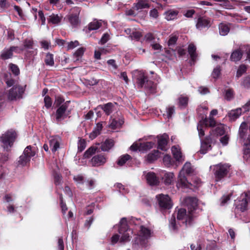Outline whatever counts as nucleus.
<instances>
[{
    "label": "nucleus",
    "mask_w": 250,
    "mask_h": 250,
    "mask_svg": "<svg viewBox=\"0 0 250 250\" xmlns=\"http://www.w3.org/2000/svg\"><path fill=\"white\" fill-rule=\"evenodd\" d=\"M9 68L13 73L15 75H18L20 73V70L17 65L13 63H10L9 65Z\"/></svg>",
    "instance_id": "obj_49"
},
{
    "label": "nucleus",
    "mask_w": 250,
    "mask_h": 250,
    "mask_svg": "<svg viewBox=\"0 0 250 250\" xmlns=\"http://www.w3.org/2000/svg\"><path fill=\"white\" fill-rule=\"evenodd\" d=\"M24 91V90L22 86H14L9 90L8 98L10 100L19 99L21 97Z\"/></svg>",
    "instance_id": "obj_11"
},
{
    "label": "nucleus",
    "mask_w": 250,
    "mask_h": 250,
    "mask_svg": "<svg viewBox=\"0 0 250 250\" xmlns=\"http://www.w3.org/2000/svg\"><path fill=\"white\" fill-rule=\"evenodd\" d=\"M97 149L98 147L97 146H91L85 152L84 157L85 158L90 157L92 155L96 153Z\"/></svg>",
    "instance_id": "obj_39"
},
{
    "label": "nucleus",
    "mask_w": 250,
    "mask_h": 250,
    "mask_svg": "<svg viewBox=\"0 0 250 250\" xmlns=\"http://www.w3.org/2000/svg\"><path fill=\"white\" fill-rule=\"evenodd\" d=\"M86 146V143L84 140L80 139L78 143V148L80 151H82Z\"/></svg>",
    "instance_id": "obj_53"
},
{
    "label": "nucleus",
    "mask_w": 250,
    "mask_h": 250,
    "mask_svg": "<svg viewBox=\"0 0 250 250\" xmlns=\"http://www.w3.org/2000/svg\"><path fill=\"white\" fill-rule=\"evenodd\" d=\"M134 77H136V83L138 87L140 88L144 87L151 93H154L156 92V84L152 81L147 80L143 72L136 71Z\"/></svg>",
    "instance_id": "obj_2"
},
{
    "label": "nucleus",
    "mask_w": 250,
    "mask_h": 250,
    "mask_svg": "<svg viewBox=\"0 0 250 250\" xmlns=\"http://www.w3.org/2000/svg\"><path fill=\"white\" fill-rule=\"evenodd\" d=\"M101 107L105 114L108 115L113 111L114 105L112 103H108Z\"/></svg>",
    "instance_id": "obj_38"
},
{
    "label": "nucleus",
    "mask_w": 250,
    "mask_h": 250,
    "mask_svg": "<svg viewBox=\"0 0 250 250\" xmlns=\"http://www.w3.org/2000/svg\"><path fill=\"white\" fill-rule=\"evenodd\" d=\"M179 105L181 108L185 107L188 103V98L187 97L181 96L179 98Z\"/></svg>",
    "instance_id": "obj_44"
},
{
    "label": "nucleus",
    "mask_w": 250,
    "mask_h": 250,
    "mask_svg": "<svg viewBox=\"0 0 250 250\" xmlns=\"http://www.w3.org/2000/svg\"><path fill=\"white\" fill-rule=\"evenodd\" d=\"M44 62L47 65L53 66L54 64L53 55L49 53H47L45 56Z\"/></svg>",
    "instance_id": "obj_40"
},
{
    "label": "nucleus",
    "mask_w": 250,
    "mask_h": 250,
    "mask_svg": "<svg viewBox=\"0 0 250 250\" xmlns=\"http://www.w3.org/2000/svg\"><path fill=\"white\" fill-rule=\"evenodd\" d=\"M114 143L111 139H107L101 145V149L104 151H108L114 146Z\"/></svg>",
    "instance_id": "obj_28"
},
{
    "label": "nucleus",
    "mask_w": 250,
    "mask_h": 250,
    "mask_svg": "<svg viewBox=\"0 0 250 250\" xmlns=\"http://www.w3.org/2000/svg\"><path fill=\"white\" fill-rule=\"evenodd\" d=\"M61 141L59 136H53L49 139L50 147L53 152H56L60 147Z\"/></svg>",
    "instance_id": "obj_20"
},
{
    "label": "nucleus",
    "mask_w": 250,
    "mask_h": 250,
    "mask_svg": "<svg viewBox=\"0 0 250 250\" xmlns=\"http://www.w3.org/2000/svg\"><path fill=\"white\" fill-rule=\"evenodd\" d=\"M123 123L124 122L122 120L117 121L115 119H112L110 120V123L109 125V126L113 129H115L120 127Z\"/></svg>",
    "instance_id": "obj_34"
},
{
    "label": "nucleus",
    "mask_w": 250,
    "mask_h": 250,
    "mask_svg": "<svg viewBox=\"0 0 250 250\" xmlns=\"http://www.w3.org/2000/svg\"><path fill=\"white\" fill-rule=\"evenodd\" d=\"M207 128V126L199 124L197 125V129L198 131L199 136L200 138L205 135L204 130Z\"/></svg>",
    "instance_id": "obj_47"
},
{
    "label": "nucleus",
    "mask_w": 250,
    "mask_h": 250,
    "mask_svg": "<svg viewBox=\"0 0 250 250\" xmlns=\"http://www.w3.org/2000/svg\"><path fill=\"white\" fill-rule=\"evenodd\" d=\"M248 125L246 122H243L239 127V137L240 140L244 143V148L245 147V143L248 140Z\"/></svg>",
    "instance_id": "obj_16"
},
{
    "label": "nucleus",
    "mask_w": 250,
    "mask_h": 250,
    "mask_svg": "<svg viewBox=\"0 0 250 250\" xmlns=\"http://www.w3.org/2000/svg\"><path fill=\"white\" fill-rule=\"evenodd\" d=\"M64 101V99L62 98L61 97H60V96L56 97V99H55V102H54V104L56 106L59 107L63 103Z\"/></svg>",
    "instance_id": "obj_56"
},
{
    "label": "nucleus",
    "mask_w": 250,
    "mask_h": 250,
    "mask_svg": "<svg viewBox=\"0 0 250 250\" xmlns=\"http://www.w3.org/2000/svg\"><path fill=\"white\" fill-rule=\"evenodd\" d=\"M179 13V11L176 9H170L165 11L164 15L167 21H174L177 19Z\"/></svg>",
    "instance_id": "obj_19"
},
{
    "label": "nucleus",
    "mask_w": 250,
    "mask_h": 250,
    "mask_svg": "<svg viewBox=\"0 0 250 250\" xmlns=\"http://www.w3.org/2000/svg\"><path fill=\"white\" fill-rule=\"evenodd\" d=\"M201 142V146L200 152L202 154H205L208 150L211 149L210 143L212 142V138L211 136H208L206 138L205 142H203L202 140Z\"/></svg>",
    "instance_id": "obj_23"
},
{
    "label": "nucleus",
    "mask_w": 250,
    "mask_h": 250,
    "mask_svg": "<svg viewBox=\"0 0 250 250\" xmlns=\"http://www.w3.org/2000/svg\"><path fill=\"white\" fill-rule=\"evenodd\" d=\"M118 232L121 235V238L118 234H115L111 239V242L112 244H116L120 240L121 242H126L130 241V237L132 234V230L128 228L127 221L125 218L121 219L118 229Z\"/></svg>",
    "instance_id": "obj_1"
},
{
    "label": "nucleus",
    "mask_w": 250,
    "mask_h": 250,
    "mask_svg": "<svg viewBox=\"0 0 250 250\" xmlns=\"http://www.w3.org/2000/svg\"><path fill=\"white\" fill-rule=\"evenodd\" d=\"M243 85L246 88L250 87V76L245 78L242 83Z\"/></svg>",
    "instance_id": "obj_62"
},
{
    "label": "nucleus",
    "mask_w": 250,
    "mask_h": 250,
    "mask_svg": "<svg viewBox=\"0 0 250 250\" xmlns=\"http://www.w3.org/2000/svg\"><path fill=\"white\" fill-rule=\"evenodd\" d=\"M68 104L65 103L58 107L56 113V120L57 122L62 121L68 116L69 112H67V110Z\"/></svg>",
    "instance_id": "obj_12"
},
{
    "label": "nucleus",
    "mask_w": 250,
    "mask_h": 250,
    "mask_svg": "<svg viewBox=\"0 0 250 250\" xmlns=\"http://www.w3.org/2000/svg\"><path fill=\"white\" fill-rule=\"evenodd\" d=\"M191 185V184L188 181L185 175L183 174V171H180L176 184L177 188H181L182 189L190 188Z\"/></svg>",
    "instance_id": "obj_13"
},
{
    "label": "nucleus",
    "mask_w": 250,
    "mask_h": 250,
    "mask_svg": "<svg viewBox=\"0 0 250 250\" xmlns=\"http://www.w3.org/2000/svg\"><path fill=\"white\" fill-rule=\"evenodd\" d=\"M151 230L143 226L139 227V237L141 241H145L150 238L151 236Z\"/></svg>",
    "instance_id": "obj_15"
},
{
    "label": "nucleus",
    "mask_w": 250,
    "mask_h": 250,
    "mask_svg": "<svg viewBox=\"0 0 250 250\" xmlns=\"http://www.w3.org/2000/svg\"><path fill=\"white\" fill-rule=\"evenodd\" d=\"M62 177L58 173H56L54 175V182L56 185H59L61 184Z\"/></svg>",
    "instance_id": "obj_60"
},
{
    "label": "nucleus",
    "mask_w": 250,
    "mask_h": 250,
    "mask_svg": "<svg viewBox=\"0 0 250 250\" xmlns=\"http://www.w3.org/2000/svg\"><path fill=\"white\" fill-rule=\"evenodd\" d=\"M84 49L83 47L79 48L74 54V56L77 58L76 60H79V58L81 57L83 54Z\"/></svg>",
    "instance_id": "obj_54"
},
{
    "label": "nucleus",
    "mask_w": 250,
    "mask_h": 250,
    "mask_svg": "<svg viewBox=\"0 0 250 250\" xmlns=\"http://www.w3.org/2000/svg\"><path fill=\"white\" fill-rule=\"evenodd\" d=\"M158 148L164 151L167 150L168 136L166 134H164L162 135L158 136Z\"/></svg>",
    "instance_id": "obj_21"
},
{
    "label": "nucleus",
    "mask_w": 250,
    "mask_h": 250,
    "mask_svg": "<svg viewBox=\"0 0 250 250\" xmlns=\"http://www.w3.org/2000/svg\"><path fill=\"white\" fill-rule=\"evenodd\" d=\"M115 186L117 187V188H118L119 189V191L120 192H122L123 194L125 193L128 192L127 191V190L125 189L124 186L123 185H122L121 184L117 183L116 184Z\"/></svg>",
    "instance_id": "obj_61"
},
{
    "label": "nucleus",
    "mask_w": 250,
    "mask_h": 250,
    "mask_svg": "<svg viewBox=\"0 0 250 250\" xmlns=\"http://www.w3.org/2000/svg\"><path fill=\"white\" fill-rule=\"evenodd\" d=\"M195 215L190 213L188 211L187 212L186 209L180 208L178 210L177 214V218L178 220L181 221L186 226L190 225L193 220Z\"/></svg>",
    "instance_id": "obj_6"
},
{
    "label": "nucleus",
    "mask_w": 250,
    "mask_h": 250,
    "mask_svg": "<svg viewBox=\"0 0 250 250\" xmlns=\"http://www.w3.org/2000/svg\"><path fill=\"white\" fill-rule=\"evenodd\" d=\"M36 154L35 148L30 146H27L24 149L23 154L19 157L18 165L23 167L26 165Z\"/></svg>",
    "instance_id": "obj_5"
},
{
    "label": "nucleus",
    "mask_w": 250,
    "mask_h": 250,
    "mask_svg": "<svg viewBox=\"0 0 250 250\" xmlns=\"http://www.w3.org/2000/svg\"><path fill=\"white\" fill-rule=\"evenodd\" d=\"M211 25L210 21L205 17H200L197 20L196 26L197 29L201 30L206 28H209Z\"/></svg>",
    "instance_id": "obj_18"
},
{
    "label": "nucleus",
    "mask_w": 250,
    "mask_h": 250,
    "mask_svg": "<svg viewBox=\"0 0 250 250\" xmlns=\"http://www.w3.org/2000/svg\"><path fill=\"white\" fill-rule=\"evenodd\" d=\"M180 171H183V174L185 175V174L189 175L193 172L194 169L192 168L191 164L190 163L187 162L184 165Z\"/></svg>",
    "instance_id": "obj_31"
},
{
    "label": "nucleus",
    "mask_w": 250,
    "mask_h": 250,
    "mask_svg": "<svg viewBox=\"0 0 250 250\" xmlns=\"http://www.w3.org/2000/svg\"><path fill=\"white\" fill-rule=\"evenodd\" d=\"M174 174L173 172H166L162 178L164 183L166 185H171L174 180Z\"/></svg>",
    "instance_id": "obj_26"
},
{
    "label": "nucleus",
    "mask_w": 250,
    "mask_h": 250,
    "mask_svg": "<svg viewBox=\"0 0 250 250\" xmlns=\"http://www.w3.org/2000/svg\"><path fill=\"white\" fill-rule=\"evenodd\" d=\"M42 47L47 50L50 46V43L46 41H42L40 42Z\"/></svg>",
    "instance_id": "obj_63"
},
{
    "label": "nucleus",
    "mask_w": 250,
    "mask_h": 250,
    "mask_svg": "<svg viewBox=\"0 0 250 250\" xmlns=\"http://www.w3.org/2000/svg\"><path fill=\"white\" fill-rule=\"evenodd\" d=\"M106 159L104 155H97L94 156L91 160V163L93 166L98 167L105 163Z\"/></svg>",
    "instance_id": "obj_22"
},
{
    "label": "nucleus",
    "mask_w": 250,
    "mask_h": 250,
    "mask_svg": "<svg viewBox=\"0 0 250 250\" xmlns=\"http://www.w3.org/2000/svg\"><path fill=\"white\" fill-rule=\"evenodd\" d=\"M144 176L146 181L147 183L151 186H156L159 184V180L158 177L155 173L153 172H144Z\"/></svg>",
    "instance_id": "obj_14"
},
{
    "label": "nucleus",
    "mask_w": 250,
    "mask_h": 250,
    "mask_svg": "<svg viewBox=\"0 0 250 250\" xmlns=\"http://www.w3.org/2000/svg\"><path fill=\"white\" fill-rule=\"evenodd\" d=\"M102 25L101 22L94 20L90 22L88 25V29L89 30H94L98 29Z\"/></svg>",
    "instance_id": "obj_42"
},
{
    "label": "nucleus",
    "mask_w": 250,
    "mask_h": 250,
    "mask_svg": "<svg viewBox=\"0 0 250 250\" xmlns=\"http://www.w3.org/2000/svg\"><path fill=\"white\" fill-rule=\"evenodd\" d=\"M250 109V100L248 101L245 105L242 108H238L234 110H231L228 113L229 119L231 121H234L239 117L242 112H246Z\"/></svg>",
    "instance_id": "obj_7"
},
{
    "label": "nucleus",
    "mask_w": 250,
    "mask_h": 250,
    "mask_svg": "<svg viewBox=\"0 0 250 250\" xmlns=\"http://www.w3.org/2000/svg\"><path fill=\"white\" fill-rule=\"evenodd\" d=\"M130 158V156L128 155V154H125V155H124L122 156H121L118 162H117V164L118 165H119L120 166H123L125 163Z\"/></svg>",
    "instance_id": "obj_43"
},
{
    "label": "nucleus",
    "mask_w": 250,
    "mask_h": 250,
    "mask_svg": "<svg viewBox=\"0 0 250 250\" xmlns=\"http://www.w3.org/2000/svg\"><path fill=\"white\" fill-rule=\"evenodd\" d=\"M206 125L205 126L208 125L211 127H215L217 125L214 118L210 116H209L208 119L206 120Z\"/></svg>",
    "instance_id": "obj_50"
},
{
    "label": "nucleus",
    "mask_w": 250,
    "mask_h": 250,
    "mask_svg": "<svg viewBox=\"0 0 250 250\" xmlns=\"http://www.w3.org/2000/svg\"><path fill=\"white\" fill-rule=\"evenodd\" d=\"M69 21L72 26H75L79 23V18L77 14L75 15H70L69 18Z\"/></svg>",
    "instance_id": "obj_46"
},
{
    "label": "nucleus",
    "mask_w": 250,
    "mask_h": 250,
    "mask_svg": "<svg viewBox=\"0 0 250 250\" xmlns=\"http://www.w3.org/2000/svg\"><path fill=\"white\" fill-rule=\"evenodd\" d=\"M250 202V192L242 194L236 202V208L243 212L248 209V204Z\"/></svg>",
    "instance_id": "obj_8"
},
{
    "label": "nucleus",
    "mask_w": 250,
    "mask_h": 250,
    "mask_svg": "<svg viewBox=\"0 0 250 250\" xmlns=\"http://www.w3.org/2000/svg\"><path fill=\"white\" fill-rule=\"evenodd\" d=\"M160 208L162 209H168L172 207L171 199L167 194H160L156 196Z\"/></svg>",
    "instance_id": "obj_9"
},
{
    "label": "nucleus",
    "mask_w": 250,
    "mask_h": 250,
    "mask_svg": "<svg viewBox=\"0 0 250 250\" xmlns=\"http://www.w3.org/2000/svg\"><path fill=\"white\" fill-rule=\"evenodd\" d=\"M214 127V129L212 130L213 135L221 136L225 133V127L223 124H218Z\"/></svg>",
    "instance_id": "obj_27"
},
{
    "label": "nucleus",
    "mask_w": 250,
    "mask_h": 250,
    "mask_svg": "<svg viewBox=\"0 0 250 250\" xmlns=\"http://www.w3.org/2000/svg\"><path fill=\"white\" fill-rule=\"evenodd\" d=\"M79 44V42L77 41L74 42H70L68 43L67 48L68 49H72L78 46Z\"/></svg>",
    "instance_id": "obj_58"
},
{
    "label": "nucleus",
    "mask_w": 250,
    "mask_h": 250,
    "mask_svg": "<svg viewBox=\"0 0 250 250\" xmlns=\"http://www.w3.org/2000/svg\"><path fill=\"white\" fill-rule=\"evenodd\" d=\"M17 134L15 131L10 129L2 134L0 137L2 146L4 150L8 151L13 145Z\"/></svg>",
    "instance_id": "obj_3"
},
{
    "label": "nucleus",
    "mask_w": 250,
    "mask_h": 250,
    "mask_svg": "<svg viewBox=\"0 0 250 250\" xmlns=\"http://www.w3.org/2000/svg\"><path fill=\"white\" fill-rule=\"evenodd\" d=\"M220 72H221L220 67L217 66L216 67L214 68V69L212 72V74H211V76L214 79H216L220 76Z\"/></svg>",
    "instance_id": "obj_48"
},
{
    "label": "nucleus",
    "mask_w": 250,
    "mask_h": 250,
    "mask_svg": "<svg viewBox=\"0 0 250 250\" xmlns=\"http://www.w3.org/2000/svg\"><path fill=\"white\" fill-rule=\"evenodd\" d=\"M161 154L158 150H153L146 157V161L149 163H151L160 157Z\"/></svg>",
    "instance_id": "obj_25"
},
{
    "label": "nucleus",
    "mask_w": 250,
    "mask_h": 250,
    "mask_svg": "<svg viewBox=\"0 0 250 250\" xmlns=\"http://www.w3.org/2000/svg\"><path fill=\"white\" fill-rule=\"evenodd\" d=\"M142 37L141 33L137 31H133L132 35H130V38L132 40H139Z\"/></svg>",
    "instance_id": "obj_52"
},
{
    "label": "nucleus",
    "mask_w": 250,
    "mask_h": 250,
    "mask_svg": "<svg viewBox=\"0 0 250 250\" xmlns=\"http://www.w3.org/2000/svg\"><path fill=\"white\" fill-rule=\"evenodd\" d=\"M229 168V166L228 164L221 163L210 167V168L213 170L216 181H220L227 175Z\"/></svg>",
    "instance_id": "obj_4"
},
{
    "label": "nucleus",
    "mask_w": 250,
    "mask_h": 250,
    "mask_svg": "<svg viewBox=\"0 0 250 250\" xmlns=\"http://www.w3.org/2000/svg\"><path fill=\"white\" fill-rule=\"evenodd\" d=\"M60 200L61 202V206L62 210V212L64 215L66 211L67 210V208L66 207V205L63 202L62 195H61L60 196Z\"/></svg>",
    "instance_id": "obj_59"
},
{
    "label": "nucleus",
    "mask_w": 250,
    "mask_h": 250,
    "mask_svg": "<svg viewBox=\"0 0 250 250\" xmlns=\"http://www.w3.org/2000/svg\"><path fill=\"white\" fill-rule=\"evenodd\" d=\"M163 163L165 166L169 167L172 166L173 160L170 156L168 155H166L163 158Z\"/></svg>",
    "instance_id": "obj_41"
},
{
    "label": "nucleus",
    "mask_w": 250,
    "mask_h": 250,
    "mask_svg": "<svg viewBox=\"0 0 250 250\" xmlns=\"http://www.w3.org/2000/svg\"><path fill=\"white\" fill-rule=\"evenodd\" d=\"M196 48L193 44H190L188 47V52L192 61H195L197 57L196 53Z\"/></svg>",
    "instance_id": "obj_30"
},
{
    "label": "nucleus",
    "mask_w": 250,
    "mask_h": 250,
    "mask_svg": "<svg viewBox=\"0 0 250 250\" xmlns=\"http://www.w3.org/2000/svg\"><path fill=\"white\" fill-rule=\"evenodd\" d=\"M45 106L47 108L50 107L52 105L51 99L48 96H45L44 99Z\"/></svg>",
    "instance_id": "obj_57"
},
{
    "label": "nucleus",
    "mask_w": 250,
    "mask_h": 250,
    "mask_svg": "<svg viewBox=\"0 0 250 250\" xmlns=\"http://www.w3.org/2000/svg\"><path fill=\"white\" fill-rule=\"evenodd\" d=\"M184 205L187 207L188 211L195 215L196 211L198 209V200L195 197H188L184 199Z\"/></svg>",
    "instance_id": "obj_10"
},
{
    "label": "nucleus",
    "mask_w": 250,
    "mask_h": 250,
    "mask_svg": "<svg viewBox=\"0 0 250 250\" xmlns=\"http://www.w3.org/2000/svg\"><path fill=\"white\" fill-rule=\"evenodd\" d=\"M151 1V0H136V2L133 5V9L139 11L143 9L148 8L150 6Z\"/></svg>",
    "instance_id": "obj_17"
},
{
    "label": "nucleus",
    "mask_w": 250,
    "mask_h": 250,
    "mask_svg": "<svg viewBox=\"0 0 250 250\" xmlns=\"http://www.w3.org/2000/svg\"><path fill=\"white\" fill-rule=\"evenodd\" d=\"M24 47L25 48L30 49L32 48L33 42L31 39H26L23 42Z\"/></svg>",
    "instance_id": "obj_55"
},
{
    "label": "nucleus",
    "mask_w": 250,
    "mask_h": 250,
    "mask_svg": "<svg viewBox=\"0 0 250 250\" xmlns=\"http://www.w3.org/2000/svg\"><path fill=\"white\" fill-rule=\"evenodd\" d=\"M13 52L11 47L5 48L2 50L0 55V58L5 60L11 58L13 57Z\"/></svg>",
    "instance_id": "obj_29"
},
{
    "label": "nucleus",
    "mask_w": 250,
    "mask_h": 250,
    "mask_svg": "<svg viewBox=\"0 0 250 250\" xmlns=\"http://www.w3.org/2000/svg\"><path fill=\"white\" fill-rule=\"evenodd\" d=\"M171 151L174 158L179 162H182L184 160V156L181 151V149L178 146H174L171 147Z\"/></svg>",
    "instance_id": "obj_24"
},
{
    "label": "nucleus",
    "mask_w": 250,
    "mask_h": 250,
    "mask_svg": "<svg viewBox=\"0 0 250 250\" xmlns=\"http://www.w3.org/2000/svg\"><path fill=\"white\" fill-rule=\"evenodd\" d=\"M62 19V16L52 14L48 18V21L52 24H58L60 22Z\"/></svg>",
    "instance_id": "obj_36"
},
{
    "label": "nucleus",
    "mask_w": 250,
    "mask_h": 250,
    "mask_svg": "<svg viewBox=\"0 0 250 250\" xmlns=\"http://www.w3.org/2000/svg\"><path fill=\"white\" fill-rule=\"evenodd\" d=\"M242 57V52L239 49L233 51L230 56L232 61L237 62L241 60Z\"/></svg>",
    "instance_id": "obj_32"
},
{
    "label": "nucleus",
    "mask_w": 250,
    "mask_h": 250,
    "mask_svg": "<svg viewBox=\"0 0 250 250\" xmlns=\"http://www.w3.org/2000/svg\"><path fill=\"white\" fill-rule=\"evenodd\" d=\"M220 34L222 36L227 35L229 31V27L227 24L221 23L219 25Z\"/></svg>",
    "instance_id": "obj_33"
},
{
    "label": "nucleus",
    "mask_w": 250,
    "mask_h": 250,
    "mask_svg": "<svg viewBox=\"0 0 250 250\" xmlns=\"http://www.w3.org/2000/svg\"><path fill=\"white\" fill-rule=\"evenodd\" d=\"M179 228V225L176 224L175 216H172L169 221V229L171 231H176Z\"/></svg>",
    "instance_id": "obj_37"
},
{
    "label": "nucleus",
    "mask_w": 250,
    "mask_h": 250,
    "mask_svg": "<svg viewBox=\"0 0 250 250\" xmlns=\"http://www.w3.org/2000/svg\"><path fill=\"white\" fill-rule=\"evenodd\" d=\"M174 112V106H169L167 108V117L168 118H170Z\"/></svg>",
    "instance_id": "obj_64"
},
{
    "label": "nucleus",
    "mask_w": 250,
    "mask_h": 250,
    "mask_svg": "<svg viewBox=\"0 0 250 250\" xmlns=\"http://www.w3.org/2000/svg\"><path fill=\"white\" fill-rule=\"evenodd\" d=\"M154 143L153 142H146L140 143V151L145 152L152 148Z\"/></svg>",
    "instance_id": "obj_35"
},
{
    "label": "nucleus",
    "mask_w": 250,
    "mask_h": 250,
    "mask_svg": "<svg viewBox=\"0 0 250 250\" xmlns=\"http://www.w3.org/2000/svg\"><path fill=\"white\" fill-rule=\"evenodd\" d=\"M247 69V67L245 64H241L238 67L236 76L238 78L241 77L244 73H245Z\"/></svg>",
    "instance_id": "obj_45"
},
{
    "label": "nucleus",
    "mask_w": 250,
    "mask_h": 250,
    "mask_svg": "<svg viewBox=\"0 0 250 250\" xmlns=\"http://www.w3.org/2000/svg\"><path fill=\"white\" fill-rule=\"evenodd\" d=\"M74 181L78 184H82L84 181V178L82 175H78L73 177Z\"/></svg>",
    "instance_id": "obj_51"
}]
</instances>
